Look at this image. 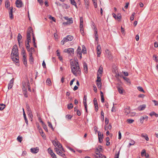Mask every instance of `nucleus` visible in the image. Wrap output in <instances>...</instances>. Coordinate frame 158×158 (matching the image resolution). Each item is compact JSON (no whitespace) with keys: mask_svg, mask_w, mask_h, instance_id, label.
Returning <instances> with one entry per match:
<instances>
[{"mask_svg":"<svg viewBox=\"0 0 158 158\" xmlns=\"http://www.w3.org/2000/svg\"><path fill=\"white\" fill-rule=\"evenodd\" d=\"M101 51V46L100 45H98L97 47V53L98 57H100V56Z\"/></svg>","mask_w":158,"mask_h":158,"instance_id":"8","label":"nucleus"},{"mask_svg":"<svg viewBox=\"0 0 158 158\" xmlns=\"http://www.w3.org/2000/svg\"><path fill=\"white\" fill-rule=\"evenodd\" d=\"M23 117H24V119L25 120V123H26L27 124V125L28 124V122L27 119L26 118V115L25 114V112H24V113H23Z\"/></svg>","mask_w":158,"mask_h":158,"instance_id":"46","label":"nucleus"},{"mask_svg":"<svg viewBox=\"0 0 158 158\" xmlns=\"http://www.w3.org/2000/svg\"><path fill=\"white\" fill-rule=\"evenodd\" d=\"M6 107V105L3 104H0V110H2L4 109Z\"/></svg>","mask_w":158,"mask_h":158,"instance_id":"45","label":"nucleus"},{"mask_svg":"<svg viewBox=\"0 0 158 158\" xmlns=\"http://www.w3.org/2000/svg\"><path fill=\"white\" fill-rule=\"evenodd\" d=\"M77 53L80 59L82 57L81 51L80 47L79 46L77 50Z\"/></svg>","mask_w":158,"mask_h":158,"instance_id":"14","label":"nucleus"},{"mask_svg":"<svg viewBox=\"0 0 158 158\" xmlns=\"http://www.w3.org/2000/svg\"><path fill=\"white\" fill-rule=\"evenodd\" d=\"M82 53L83 54H86V48L83 45L82 46Z\"/></svg>","mask_w":158,"mask_h":158,"instance_id":"50","label":"nucleus"},{"mask_svg":"<svg viewBox=\"0 0 158 158\" xmlns=\"http://www.w3.org/2000/svg\"><path fill=\"white\" fill-rule=\"evenodd\" d=\"M10 9V11L9 12V17L11 19H13V15L12 14L13 7H11Z\"/></svg>","mask_w":158,"mask_h":158,"instance_id":"24","label":"nucleus"},{"mask_svg":"<svg viewBox=\"0 0 158 158\" xmlns=\"http://www.w3.org/2000/svg\"><path fill=\"white\" fill-rule=\"evenodd\" d=\"M83 25V19L82 17L80 18V25Z\"/></svg>","mask_w":158,"mask_h":158,"instance_id":"55","label":"nucleus"},{"mask_svg":"<svg viewBox=\"0 0 158 158\" xmlns=\"http://www.w3.org/2000/svg\"><path fill=\"white\" fill-rule=\"evenodd\" d=\"M153 57L154 60H155L156 62H158V59H157V57L155 55H153Z\"/></svg>","mask_w":158,"mask_h":158,"instance_id":"60","label":"nucleus"},{"mask_svg":"<svg viewBox=\"0 0 158 158\" xmlns=\"http://www.w3.org/2000/svg\"><path fill=\"white\" fill-rule=\"evenodd\" d=\"M27 51L29 52V55H30V54L32 55L33 53L35 52V49L34 48L31 47L29 49V51Z\"/></svg>","mask_w":158,"mask_h":158,"instance_id":"32","label":"nucleus"},{"mask_svg":"<svg viewBox=\"0 0 158 158\" xmlns=\"http://www.w3.org/2000/svg\"><path fill=\"white\" fill-rule=\"evenodd\" d=\"M23 91V94H24V96L26 98L28 96H27V90Z\"/></svg>","mask_w":158,"mask_h":158,"instance_id":"63","label":"nucleus"},{"mask_svg":"<svg viewBox=\"0 0 158 158\" xmlns=\"http://www.w3.org/2000/svg\"><path fill=\"white\" fill-rule=\"evenodd\" d=\"M49 18L50 19H52L53 21L54 22H55L56 21V20H55V18H54L53 17H52V16L50 15H49Z\"/></svg>","mask_w":158,"mask_h":158,"instance_id":"56","label":"nucleus"},{"mask_svg":"<svg viewBox=\"0 0 158 158\" xmlns=\"http://www.w3.org/2000/svg\"><path fill=\"white\" fill-rule=\"evenodd\" d=\"M103 68L101 66H100L98 71L97 72V74L101 75H102V73L103 72Z\"/></svg>","mask_w":158,"mask_h":158,"instance_id":"27","label":"nucleus"},{"mask_svg":"<svg viewBox=\"0 0 158 158\" xmlns=\"http://www.w3.org/2000/svg\"><path fill=\"white\" fill-rule=\"evenodd\" d=\"M32 40H33V45H34V46L35 48H36L37 47V46H36V43L35 42V37L34 34H33V35H32Z\"/></svg>","mask_w":158,"mask_h":158,"instance_id":"30","label":"nucleus"},{"mask_svg":"<svg viewBox=\"0 0 158 158\" xmlns=\"http://www.w3.org/2000/svg\"><path fill=\"white\" fill-rule=\"evenodd\" d=\"M94 35L95 37V40L96 41H97L98 42V34L97 33V31L96 28L94 27Z\"/></svg>","mask_w":158,"mask_h":158,"instance_id":"12","label":"nucleus"},{"mask_svg":"<svg viewBox=\"0 0 158 158\" xmlns=\"http://www.w3.org/2000/svg\"><path fill=\"white\" fill-rule=\"evenodd\" d=\"M23 91H25L27 90V88L28 89L29 91H31V90L29 86V82L27 80L25 82H23L22 83Z\"/></svg>","mask_w":158,"mask_h":158,"instance_id":"4","label":"nucleus"},{"mask_svg":"<svg viewBox=\"0 0 158 158\" xmlns=\"http://www.w3.org/2000/svg\"><path fill=\"white\" fill-rule=\"evenodd\" d=\"M27 114L30 118H32V114L31 111H30L27 112Z\"/></svg>","mask_w":158,"mask_h":158,"instance_id":"54","label":"nucleus"},{"mask_svg":"<svg viewBox=\"0 0 158 158\" xmlns=\"http://www.w3.org/2000/svg\"><path fill=\"white\" fill-rule=\"evenodd\" d=\"M117 89L118 92L120 94H123L124 90L122 87H118Z\"/></svg>","mask_w":158,"mask_h":158,"instance_id":"28","label":"nucleus"},{"mask_svg":"<svg viewBox=\"0 0 158 158\" xmlns=\"http://www.w3.org/2000/svg\"><path fill=\"white\" fill-rule=\"evenodd\" d=\"M146 153L145 150L144 149H143L141 152V156H144V154H145Z\"/></svg>","mask_w":158,"mask_h":158,"instance_id":"58","label":"nucleus"},{"mask_svg":"<svg viewBox=\"0 0 158 158\" xmlns=\"http://www.w3.org/2000/svg\"><path fill=\"white\" fill-rule=\"evenodd\" d=\"M71 3L72 5H74L77 8V4L76 2H75L74 0H70Z\"/></svg>","mask_w":158,"mask_h":158,"instance_id":"44","label":"nucleus"},{"mask_svg":"<svg viewBox=\"0 0 158 158\" xmlns=\"http://www.w3.org/2000/svg\"><path fill=\"white\" fill-rule=\"evenodd\" d=\"M72 117V116L70 115H67L66 116V118L68 119H70Z\"/></svg>","mask_w":158,"mask_h":158,"instance_id":"62","label":"nucleus"},{"mask_svg":"<svg viewBox=\"0 0 158 158\" xmlns=\"http://www.w3.org/2000/svg\"><path fill=\"white\" fill-rule=\"evenodd\" d=\"M141 136L144 138L147 141L149 140V138L148 135L146 134H142L141 135Z\"/></svg>","mask_w":158,"mask_h":158,"instance_id":"31","label":"nucleus"},{"mask_svg":"<svg viewBox=\"0 0 158 158\" xmlns=\"http://www.w3.org/2000/svg\"><path fill=\"white\" fill-rule=\"evenodd\" d=\"M73 105L72 104L70 103L68 105V108L69 109H70L73 108Z\"/></svg>","mask_w":158,"mask_h":158,"instance_id":"53","label":"nucleus"},{"mask_svg":"<svg viewBox=\"0 0 158 158\" xmlns=\"http://www.w3.org/2000/svg\"><path fill=\"white\" fill-rule=\"evenodd\" d=\"M103 150L102 148V146H98L96 149L95 151V153L94 154L98 155L100 153V152H102Z\"/></svg>","mask_w":158,"mask_h":158,"instance_id":"7","label":"nucleus"},{"mask_svg":"<svg viewBox=\"0 0 158 158\" xmlns=\"http://www.w3.org/2000/svg\"><path fill=\"white\" fill-rule=\"evenodd\" d=\"M80 30L81 33L82 35H83L84 34L83 25H80Z\"/></svg>","mask_w":158,"mask_h":158,"instance_id":"34","label":"nucleus"},{"mask_svg":"<svg viewBox=\"0 0 158 158\" xmlns=\"http://www.w3.org/2000/svg\"><path fill=\"white\" fill-rule=\"evenodd\" d=\"M52 142L53 144V145L55 146V148H57V149H59L61 148H63V147L62 145L60 144V143L57 140V139L56 138L55 139V140H52Z\"/></svg>","mask_w":158,"mask_h":158,"instance_id":"5","label":"nucleus"},{"mask_svg":"<svg viewBox=\"0 0 158 158\" xmlns=\"http://www.w3.org/2000/svg\"><path fill=\"white\" fill-rule=\"evenodd\" d=\"M11 55L17 56H19L18 50L17 45H15L13 47Z\"/></svg>","mask_w":158,"mask_h":158,"instance_id":"6","label":"nucleus"},{"mask_svg":"<svg viewBox=\"0 0 158 158\" xmlns=\"http://www.w3.org/2000/svg\"><path fill=\"white\" fill-rule=\"evenodd\" d=\"M73 39V36L70 35H68L66 37L64 38L61 41V44L62 45H63L65 43L68 41H71Z\"/></svg>","mask_w":158,"mask_h":158,"instance_id":"3","label":"nucleus"},{"mask_svg":"<svg viewBox=\"0 0 158 158\" xmlns=\"http://www.w3.org/2000/svg\"><path fill=\"white\" fill-rule=\"evenodd\" d=\"M32 34L33 35V34H34L33 31L31 27H29L27 30V34Z\"/></svg>","mask_w":158,"mask_h":158,"instance_id":"25","label":"nucleus"},{"mask_svg":"<svg viewBox=\"0 0 158 158\" xmlns=\"http://www.w3.org/2000/svg\"><path fill=\"white\" fill-rule=\"evenodd\" d=\"M92 0L93 2L94 7L95 8H96L97 7V2H96L97 0Z\"/></svg>","mask_w":158,"mask_h":158,"instance_id":"52","label":"nucleus"},{"mask_svg":"<svg viewBox=\"0 0 158 158\" xmlns=\"http://www.w3.org/2000/svg\"><path fill=\"white\" fill-rule=\"evenodd\" d=\"M49 153L50 154L53 152L52 150L50 148H49L48 150Z\"/></svg>","mask_w":158,"mask_h":158,"instance_id":"61","label":"nucleus"},{"mask_svg":"<svg viewBox=\"0 0 158 158\" xmlns=\"http://www.w3.org/2000/svg\"><path fill=\"white\" fill-rule=\"evenodd\" d=\"M29 56L30 61L31 62V63L32 64L34 62V59L32 56V55L30 54V55H29Z\"/></svg>","mask_w":158,"mask_h":158,"instance_id":"39","label":"nucleus"},{"mask_svg":"<svg viewBox=\"0 0 158 158\" xmlns=\"http://www.w3.org/2000/svg\"><path fill=\"white\" fill-rule=\"evenodd\" d=\"M30 42H28V41H27V42L26 44V47L27 51H29L30 46L29 44V43Z\"/></svg>","mask_w":158,"mask_h":158,"instance_id":"43","label":"nucleus"},{"mask_svg":"<svg viewBox=\"0 0 158 158\" xmlns=\"http://www.w3.org/2000/svg\"><path fill=\"white\" fill-rule=\"evenodd\" d=\"M22 37L21 35L19 33L18 36V41L19 44V46H20V43H21V42H20V41L21 39H22Z\"/></svg>","mask_w":158,"mask_h":158,"instance_id":"29","label":"nucleus"},{"mask_svg":"<svg viewBox=\"0 0 158 158\" xmlns=\"http://www.w3.org/2000/svg\"><path fill=\"white\" fill-rule=\"evenodd\" d=\"M73 23V20L72 18H70L69 19L68 21L66 22H64L63 24L64 25H67V24H70Z\"/></svg>","mask_w":158,"mask_h":158,"instance_id":"18","label":"nucleus"},{"mask_svg":"<svg viewBox=\"0 0 158 158\" xmlns=\"http://www.w3.org/2000/svg\"><path fill=\"white\" fill-rule=\"evenodd\" d=\"M98 138L99 142L101 143L102 141L103 135H102L100 131L98 132Z\"/></svg>","mask_w":158,"mask_h":158,"instance_id":"19","label":"nucleus"},{"mask_svg":"<svg viewBox=\"0 0 158 158\" xmlns=\"http://www.w3.org/2000/svg\"><path fill=\"white\" fill-rule=\"evenodd\" d=\"M40 122L42 123V126L44 130L46 131H48V130L46 125L44 123L43 121H41Z\"/></svg>","mask_w":158,"mask_h":158,"instance_id":"33","label":"nucleus"},{"mask_svg":"<svg viewBox=\"0 0 158 158\" xmlns=\"http://www.w3.org/2000/svg\"><path fill=\"white\" fill-rule=\"evenodd\" d=\"M93 156L94 157V158H106V156L102 154L101 153H99L98 155L93 154Z\"/></svg>","mask_w":158,"mask_h":158,"instance_id":"10","label":"nucleus"},{"mask_svg":"<svg viewBox=\"0 0 158 158\" xmlns=\"http://www.w3.org/2000/svg\"><path fill=\"white\" fill-rule=\"evenodd\" d=\"M23 61L24 64L26 66L27 65V62L26 58V55H24L23 57Z\"/></svg>","mask_w":158,"mask_h":158,"instance_id":"26","label":"nucleus"},{"mask_svg":"<svg viewBox=\"0 0 158 158\" xmlns=\"http://www.w3.org/2000/svg\"><path fill=\"white\" fill-rule=\"evenodd\" d=\"M15 4L17 7L20 8L22 6L23 3L21 1L17 0L15 2Z\"/></svg>","mask_w":158,"mask_h":158,"instance_id":"13","label":"nucleus"},{"mask_svg":"<svg viewBox=\"0 0 158 158\" xmlns=\"http://www.w3.org/2000/svg\"><path fill=\"white\" fill-rule=\"evenodd\" d=\"M121 18V15L120 14H118L116 16V19L118 21H119L120 20Z\"/></svg>","mask_w":158,"mask_h":158,"instance_id":"47","label":"nucleus"},{"mask_svg":"<svg viewBox=\"0 0 158 158\" xmlns=\"http://www.w3.org/2000/svg\"><path fill=\"white\" fill-rule=\"evenodd\" d=\"M31 152L32 153H36L38 152L39 149L38 147H36L34 148H31Z\"/></svg>","mask_w":158,"mask_h":158,"instance_id":"15","label":"nucleus"},{"mask_svg":"<svg viewBox=\"0 0 158 158\" xmlns=\"http://www.w3.org/2000/svg\"><path fill=\"white\" fill-rule=\"evenodd\" d=\"M14 82L13 79H12L10 81L8 85V89H11L13 85V83Z\"/></svg>","mask_w":158,"mask_h":158,"instance_id":"22","label":"nucleus"},{"mask_svg":"<svg viewBox=\"0 0 158 158\" xmlns=\"http://www.w3.org/2000/svg\"><path fill=\"white\" fill-rule=\"evenodd\" d=\"M48 127H49L51 128V129H52V130L53 131L54 130V128H53L52 127V123L50 122H49V121H48Z\"/></svg>","mask_w":158,"mask_h":158,"instance_id":"48","label":"nucleus"},{"mask_svg":"<svg viewBox=\"0 0 158 158\" xmlns=\"http://www.w3.org/2000/svg\"><path fill=\"white\" fill-rule=\"evenodd\" d=\"M137 89L139 91L142 92L144 93H145V92H144V90H143V89L142 87H141V86H138L137 87Z\"/></svg>","mask_w":158,"mask_h":158,"instance_id":"49","label":"nucleus"},{"mask_svg":"<svg viewBox=\"0 0 158 158\" xmlns=\"http://www.w3.org/2000/svg\"><path fill=\"white\" fill-rule=\"evenodd\" d=\"M51 155L52 157L53 158H56V156L55 154L53 153V152L50 154Z\"/></svg>","mask_w":158,"mask_h":158,"instance_id":"59","label":"nucleus"},{"mask_svg":"<svg viewBox=\"0 0 158 158\" xmlns=\"http://www.w3.org/2000/svg\"><path fill=\"white\" fill-rule=\"evenodd\" d=\"M11 59L12 60L16 62V63H18L19 62V56H14L13 55H11Z\"/></svg>","mask_w":158,"mask_h":158,"instance_id":"17","label":"nucleus"},{"mask_svg":"<svg viewBox=\"0 0 158 158\" xmlns=\"http://www.w3.org/2000/svg\"><path fill=\"white\" fill-rule=\"evenodd\" d=\"M64 52H67L69 53H73L74 50V49L72 48H69L68 49H65L64 50Z\"/></svg>","mask_w":158,"mask_h":158,"instance_id":"16","label":"nucleus"},{"mask_svg":"<svg viewBox=\"0 0 158 158\" xmlns=\"http://www.w3.org/2000/svg\"><path fill=\"white\" fill-rule=\"evenodd\" d=\"M39 132L41 134V136H42L44 139H45L46 138V136L44 133L43 130L42 129L39 130Z\"/></svg>","mask_w":158,"mask_h":158,"instance_id":"36","label":"nucleus"},{"mask_svg":"<svg viewBox=\"0 0 158 158\" xmlns=\"http://www.w3.org/2000/svg\"><path fill=\"white\" fill-rule=\"evenodd\" d=\"M152 102L154 103L155 106H158V102L155 100H152Z\"/></svg>","mask_w":158,"mask_h":158,"instance_id":"64","label":"nucleus"},{"mask_svg":"<svg viewBox=\"0 0 158 158\" xmlns=\"http://www.w3.org/2000/svg\"><path fill=\"white\" fill-rule=\"evenodd\" d=\"M54 149L57 154L64 158L66 157V156L64 154L65 151L63 147L59 149L54 148Z\"/></svg>","mask_w":158,"mask_h":158,"instance_id":"2","label":"nucleus"},{"mask_svg":"<svg viewBox=\"0 0 158 158\" xmlns=\"http://www.w3.org/2000/svg\"><path fill=\"white\" fill-rule=\"evenodd\" d=\"M97 80H96L97 82H101V77L102 76L101 75L97 74Z\"/></svg>","mask_w":158,"mask_h":158,"instance_id":"41","label":"nucleus"},{"mask_svg":"<svg viewBox=\"0 0 158 158\" xmlns=\"http://www.w3.org/2000/svg\"><path fill=\"white\" fill-rule=\"evenodd\" d=\"M134 122V120L132 119H129L127 120V122L129 123H132Z\"/></svg>","mask_w":158,"mask_h":158,"instance_id":"51","label":"nucleus"},{"mask_svg":"<svg viewBox=\"0 0 158 158\" xmlns=\"http://www.w3.org/2000/svg\"><path fill=\"white\" fill-rule=\"evenodd\" d=\"M106 56L109 59L111 60L112 58V56L109 52V51L108 50L106 49Z\"/></svg>","mask_w":158,"mask_h":158,"instance_id":"11","label":"nucleus"},{"mask_svg":"<svg viewBox=\"0 0 158 158\" xmlns=\"http://www.w3.org/2000/svg\"><path fill=\"white\" fill-rule=\"evenodd\" d=\"M148 118V117L147 115H144L143 116H141L139 119L140 122L142 123H143L144 120H145L146 121H147Z\"/></svg>","mask_w":158,"mask_h":158,"instance_id":"9","label":"nucleus"},{"mask_svg":"<svg viewBox=\"0 0 158 158\" xmlns=\"http://www.w3.org/2000/svg\"><path fill=\"white\" fill-rule=\"evenodd\" d=\"M130 108L127 107L124 110V112L126 115H127L128 114L130 113Z\"/></svg>","mask_w":158,"mask_h":158,"instance_id":"35","label":"nucleus"},{"mask_svg":"<svg viewBox=\"0 0 158 158\" xmlns=\"http://www.w3.org/2000/svg\"><path fill=\"white\" fill-rule=\"evenodd\" d=\"M31 35L30 34H27V41H28V42H31Z\"/></svg>","mask_w":158,"mask_h":158,"instance_id":"38","label":"nucleus"},{"mask_svg":"<svg viewBox=\"0 0 158 158\" xmlns=\"http://www.w3.org/2000/svg\"><path fill=\"white\" fill-rule=\"evenodd\" d=\"M84 5H85V7L87 9H89V0H84Z\"/></svg>","mask_w":158,"mask_h":158,"instance_id":"21","label":"nucleus"},{"mask_svg":"<svg viewBox=\"0 0 158 158\" xmlns=\"http://www.w3.org/2000/svg\"><path fill=\"white\" fill-rule=\"evenodd\" d=\"M18 140L20 142H21L22 140V137L19 136H18L17 138Z\"/></svg>","mask_w":158,"mask_h":158,"instance_id":"57","label":"nucleus"},{"mask_svg":"<svg viewBox=\"0 0 158 158\" xmlns=\"http://www.w3.org/2000/svg\"><path fill=\"white\" fill-rule=\"evenodd\" d=\"M146 106L145 104H143L141 105H140L138 107V109L139 110H142L145 108Z\"/></svg>","mask_w":158,"mask_h":158,"instance_id":"23","label":"nucleus"},{"mask_svg":"<svg viewBox=\"0 0 158 158\" xmlns=\"http://www.w3.org/2000/svg\"><path fill=\"white\" fill-rule=\"evenodd\" d=\"M46 84L47 85L51 86L52 84L51 81L49 78H48L46 81Z\"/></svg>","mask_w":158,"mask_h":158,"instance_id":"37","label":"nucleus"},{"mask_svg":"<svg viewBox=\"0 0 158 158\" xmlns=\"http://www.w3.org/2000/svg\"><path fill=\"white\" fill-rule=\"evenodd\" d=\"M71 71L73 74L76 76L80 75L81 72L78 62L76 61L71 62Z\"/></svg>","mask_w":158,"mask_h":158,"instance_id":"1","label":"nucleus"},{"mask_svg":"<svg viewBox=\"0 0 158 158\" xmlns=\"http://www.w3.org/2000/svg\"><path fill=\"white\" fill-rule=\"evenodd\" d=\"M97 85L98 89H101L102 87V83L101 82H97Z\"/></svg>","mask_w":158,"mask_h":158,"instance_id":"40","label":"nucleus"},{"mask_svg":"<svg viewBox=\"0 0 158 158\" xmlns=\"http://www.w3.org/2000/svg\"><path fill=\"white\" fill-rule=\"evenodd\" d=\"M86 100H87V96L86 95H84L83 99V103L85 107L86 111L87 112V104H86Z\"/></svg>","mask_w":158,"mask_h":158,"instance_id":"20","label":"nucleus"},{"mask_svg":"<svg viewBox=\"0 0 158 158\" xmlns=\"http://www.w3.org/2000/svg\"><path fill=\"white\" fill-rule=\"evenodd\" d=\"M10 6V2L8 0H6L5 2V6L6 8H8Z\"/></svg>","mask_w":158,"mask_h":158,"instance_id":"42","label":"nucleus"}]
</instances>
